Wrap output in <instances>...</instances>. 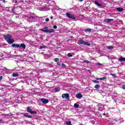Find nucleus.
<instances>
[{"instance_id": "nucleus-25", "label": "nucleus", "mask_w": 125, "mask_h": 125, "mask_svg": "<svg viewBox=\"0 0 125 125\" xmlns=\"http://www.w3.org/2000/svg\"><path fill=\"white\" fill-rule=\"evenodd\" d=\"M95 64L97 65V66H102V64H101L99 62L96 63Z\"/></svg>"}, {"instance_id": "nucleus-8", "label": "nucleus", "mask_w": 125, "mask_h": 125, "mask_svg": "<svg viewBox=\"0 0 125 125\" xmlns=\"http://www.w3.org/2000/svg\"><path fill=\"white\" fill-rule=\"evenodd\" d=\"M40 101L42 103H43V104H47V103H48V100L41 99H40Z\"/></svg>"}, {"instance_id": "nucleus-28", "label": "nucleus", "mask_w": 125, "mask_h": 125, "mask_svg": "<svg viewBox=\"0 0 125 125\" xmlns=\"http://www.w3.org/2000/svg\"><path fill=\"white\" fill-rule=\"evenodd\" d=\"M83 62L84 63H86V64H88V63H89V62H88L87 60H84Z\"/></svg>"}, {"instance_id": "nucleus-27", "label": "nucleus", "mask_w": 125, "mask_h": 125, "mask_svg": "<svg viewBox=\"0 0 125 125\" xmlns=\"http://www.w3.org/2000/svg\"><path fill=\"white\" fill-rule=\"evenodd\" d=\"M93 83H99V82L96 80H93Z\"/></svg>"}, {"instance_id": "nucleus-23", "label": "nucleus", "mask_w": 125, "mask_h": 125, "mask_svg": "<svg viewBox=\"0 0 125 125\" xmlns=\"http://www.w3.org/2000/svg\"><path fill=\"white\" fill-rule=\"evenodd\" d=\"M99 87H100V85L98 84H96L95 86V88H96V89H97L98 88H99Z\"/></svg>"}, {"instance_id": "nucleus-38", "label": "nucleus", "mask_w": 125, "mask_h": 125, "mask_svg": "<svg viewBox=\"0 0 125 125\" xmlns=\"http://www.w3.org/2000/svg\"><path fill=\"white\" fill-rule=\"evenodd\" d=\"M45 10H50V9H45Z\"/></svg>"}, {"instance_id": "nucleus-37", "label": "nucleus", "mask_w": 125, "mask_h": 125, "mask_svg": "<svg viewBox=\"0 0 125 125\" xmlns=\"http://www.w3.org/2000/svg\"><path fill=\"white\" fill-rule=\"evenodd\" d=\"M2 80V76H0V81H1Z\"/></svg>"}, {"instance_id": "nucleus-14", "label": "nucleus", "mask_w": 125, "mask_h": 125, "mask_svg": "<svg viewBox=\"0 0 125 125\" xmlns=\"http://www.w3.org/2000/svg\"><path fill=\"white\" fill-rule=\"evenodd\" d=\"M119 61H122L123 62H125V58H123V57H120L119 59Z\"/></svg>"}, {"instance_id": "nucleus-16", "label": "nucleus", "mask_w": 125, "mask_h": 125, "mask_svg": "<svg viewBox=\"0 0 125 125\" xmlns=\"http://www.w3.org/2000/svg\"><path fill=\"white\" fill-rule=\"evenodd\" d=\"M13 77H19V74L17 73H14L13 74Z\"/></svg>"}, {"instance_id": "nucleus-29", "label": "nucleus", "mask_w": 125, "mask_h": 125, "mask_svg": "<svg viewBox=\"0 0 125 125\" xmlns=\"http://www.w3.org/2000/svg\"><path fill=\"white\" fill-rule=\"evenodd\" d=\"M40 48H46V46H40Z\"/></svg>"}, {"instance_id": "nucleus-2", "label": "nucleus", "mask_w": 125, "mask_h": 125, "mask_svg": "<svg viewBox=\"0 0 125 125\" xmlns=\"http://www.w3.org/2000/svg\"><path fill=\"white\" fill-rule=\"evenodd\" d=\"M12 47H15L16 48H20V47H21L23 49H26V45L24 43H21V45L19 44H15L13 43L12 44Z\"/></svg>"}, {"instance_id": "nucleus-39", "label": "nucleus", "mask_w": 125, "mask_h": 125, "mask_svg": "<svg viewBox=\"0 0 125 125\" xmlns=\"http://www.w3.org/2000/svg\"><path fill=\"white\" fill-rule=\"evenodd\" d=\"M88 71V72H89V73H91V70H89Z\"/></svg>"}, {"instance_id": "nucleus-44", "label": "nucleus", "mask_w": 125, "mask_h": 125, "mask_svg": "<svg viewBox=\"0 0 125 125\" xmlns=\"http://www.w3.org/2000/svg\"><path fill=\"white\" fill-rule=\"evenodd\" d=\"M15 2H16V3L17 2V0H16V1H15Z\"/></svg>"}, {"instance_id": "nucleus-9", "label": "nucleus", "mask_w": 125, "mask_h": 125, "mask_svg": "<svg viewBox=\"0 0 125 125\" xmlns=\"http://www.w3.org/2000/svg\"><path fill=\"white\" fill-rule=\"evenodd\" d=\"M95 4H96V5L99 6L100 7H103V5L99 3V2H98V1H95Z\"/></svg>"}, {"instance_id": "nucleus-31", "label": "nucleus", "mask_w": 125, "mask_h": 125, "mask_svg": "<svg viewBox=\"0 0 125 125\" xmlns=\"http://www.w3.org/2000/svg\"><path fill=\"white\" fill-rule=\"evenodd\" d=\"M45 21H46V22H48V21H49V18H46L45 19Z\"/></svg>"}, {"instance_id": "nucleus-32", "label": "nucleus", "mask_w": 125, "mask_h": 125, "mask_svg": "<svg viewBox=\"0 0 125 125\" xmlns=\"http://www.w3.org/2000/svg\"><path fill=\"white\" fill-rule=\"evenodd\" d=\"M110 75L111 76H112L113 77H115V76H116V74H112V73H111Z\"/></svg>"}, {"instance_id": "nucleus-40", "label": "nucleus", "mask_w": 125, "mask_h": 125, "mask_svg": "<svg viewBox=\"0 0 125 125\" xmlns=\"http://www.w3.org/2000/svg\"><path fill=\"white\" fill-rule=\"evenodd\" d=\"M51 19H53V17H50Z\"/></svg>"}, {"instance_id": "nucleus-1", "label": "nucleus", "mask_w": 125, "mask_h": 125, "mask_svg": "<svg viewBox=\"0 0 125 125\" xmlns=\"http://www.w3.org/2000/svg\"><path fill=\"white\" fill-rule=\"evenodd\" d=\"M4 38L5 41H6L9 44H11V43H13V42H14V40L12 39V37L10 35H5L4 36Z\"/></svg>"}, {"instance_id": "nucleus-12", "label": "nucleus", "mask_w": 125, "mask_h": 125, "mask_svg": "<svg viewBox=\"0 0 125 125\" xmlns=\"http://www.w3.org/2000/svg\"><path fill=\"white\" fill-rule=\"evenodd\" d=\"M116 9L119 11V12H122V11L124 10V9L122 7H118Z\"/></svg>"}, {"instance_id": "nucleus-17", "label": "nucleus", "mask_w": 125, "mask_h": 125, "mask_svg": "<svg viewBox=\"0 0 125 125\" xmlns=\"http://www.w3.org/2000/svg\"><path fill=\"white\" fill-rule=\"evenodd\" d=\"M85 32L86 33H89L90 32H91V29L90 28H87L86 30H85Z\"/></svg>"}, {"instance_id": "nucleus-7", "label": "nucleus", "mask_w": 125, "mask_h": 125, "mask_svg": "<svg viewBox=\"0 0 125 125\" xmlns=\"http://www.w3.org/2000/svg\"><path fill=\"white\" fill-rule=\"evenodd\" d=\"M62 97L63 99H66V100H69L70 98L69 97V94H63L62 95Z\"/></svg>"}, {"instance_id": "nucleus-5", "label": "nucleus", "mask_w": 125, "mask_h": 125, "mask_svg": "<svg viewBox=\"0 0 125 125\" xmlns=\"http://www.w3.org/2000/svg\"><path fill=\"white\" fill-rule=\"evenodd\" d=\"M79 42L80 44H83L84 45H88V46L90 45V43H88V42H86L83 40H80Z\"/></svg>"}, {"instance_id": "nucleus-21", "label": "nucleus", "mask_w": 125, "mask_h": 125, "mask_svg": "<svg viewBox=\"0 0 125 125\" xmlns=\"http://www.w3.org/2000/svg\"><path fill=\"white\" fill-rule=\"evenodd\" d=\"M66 124L67 125H72V123L70 122V121H66Z\"/></svg>"}, {"instance_id": "nucleus-3", "label": "nucleus", "mask_w": 125, "mask_h": 125, "mask_svg": "<svg viewBox=\"0 0 125 125\" xmlns=\"http://www.w3.org/2000/svg\"><path fill=\"white\" fill-rule=\"evenodd\" d=\"M42 32H44V33H54V29H48V27H45L40 29Z\"/></svg>"}, {"instance_id": "nucleus-13", "label": "nucleus", "mask_w": 125, "mask_h": 125, "mask_svg": "<svg viewBox=\"0 0 125 125\" xmlns=\"http://www.w3.org/2000/svg\"><path fill=\"white\" fill-rule=\"evenodd\" d=\"M96 80H97V81H103V80H106V78L105 77H103L102 78H96Z\"/></svg>"}, {"instance_id": "nucleus-26", "label": "nucleus", "mask_w": 125, "mask_h": 125, "mask_svg": "<svg viewBox=\"0 0 125 125\" xmlns=\"http://www.w3.org/2000/svg\"><path fill=\"white\" fill-rule=\"evenodd\" d=\"M119 121H120V124L121 123H124V119L123 118H120Z\"/></svg>"}, {"instance_id": "nucleus-36", "label": "nucleus", "mask_w": 125, "mask_h": 125, "mask_svg": "<svg viewBox=\"0 0 125 125\" xmlns=\"http://www.w3.org/2000/svg\"><path fill=\"white\" fill-rule=\"evenodd\" d=\"M2 120L0 119V124H2Z\"/></svg>"}, {"instance_id": "nucleus-43", "label": "nucleus", "mask_w": 125, "mask_h": 125, "mask_svg": "<svg viewBox=\"0 0 125 125\" xmlns=\"http://www.w3.org/2000/svg\"><path fill=\"white\" fill-rule=\"evenodd\" d=\"M3 2H5V0H3Z\"/></svg>"}, {"instance_id": "nucleus-33", "label": "nucleus", "mask_w": 125, "mask_h": 125, "mask_svg": "<svg viewBox=\"0 0 125 125\" xmlns=\"http://www.w3.org/2000/svg\"><path fill=\"white\" fill-rule=\"evenodd\" d=\"M33 18H34V17H33V16H31L30 17L29 19L31 20V19H33Z\"/></svg>"}, {"instance_id": "nucleus-15", "label": "nucleus", "mask_w": 125, "mask_h": 125, "mask_svg": "<svg viewBox=\"0 0 125 125\" xmlns=\"http://www.w3.org/2000/svg\"><path fill=\"white\" fill-rule=\"evenodd\" d=\"M23 116H24V117H26L27 118H29V119H32V116L28 115V114H24L23 115Z\"/></svg>"}, {"instance_id": "nucleus-10", "label": "nucleus", "mask_w": 125, "mask_h": 125, "mask_svg": "<svg viewBox=\"0 0 125 125\" xmlns=\"http://www.w3.org/2000/svg\"><path fill=\"white\" fill-rule=\"evenodd\" d=\"M111 21H114V19H108L104 20V22L106 23H110Z\"/></svg>"}, {"instance_id": "nucleus-11", "label": "nucleus", "mask_w": 125, "mask_h": 125, "mask_svg": "<svg viewBox=\"0 0 125 125\" xmlns=\"http://www.w3.org/2000/svg\"><path fill=\"white\" fill-rule=\"evenodd\" d=\"M76 97H77V98L81 99L82 97H83V95H82L81 93H78L76 94Z\"/></svg>"}, {"instance_id": "nucleus-30", "label": "nucleus", "mask_w": 125, "mask_h": 125, "mask_svg": "<svg viewBox=\"0 0 125 125\" xmlns=\"http://www.w3.org/2000/svg\"><path fill=\"white\" fill-rule=\"evenodd\" d=\"M57 65H58V66H61V63L59 62H57Z\"/></svg>"}, {"instance_id": "nucleus-45", "label": "nucleus", "mask_w": 125, "mask_h": 125, "mask_svg": "<svg viewBox=\"0 0 125 125\" xmlns=\"http://www.w3.org/2000/svg\"><path fill=\"white\" fill-rule=\"evenodd\" d=\"M62 66H64V63H62Z\"/></svg>"}, {"instance_id": "nucleus-6", "label": "nucleus", "mask_w": 125, "mask_h": 125, "mask_svg": "<svg viewBox=\"0 0 125 125\" xmlns=\"http://www.w3.org/2000/svg\"><path fill=\"white\" fill-rule=\"evenodd\" d=\"M66 15L68 18L73 19V20H76V18H75V16H74L73 15H72L69 13H66Z\"/></svg>"}, {"instance_id": "nucleus-19", "label": "nucleus", "mask_w": 125, "mask_h": 125, "mask_svg": "<svg viewBox=\"0 0 125 125\" xmlns=\"http://www.w3.org/2000/svg\"><path fill=\"white\" fill-rule=\"evenodd\" d=\"M79 106L80 105L78 104H74V106L75 108H79Z\"/></svg>"}, {"instance_id": "nucleus-18", "label": "nucleus", "mask_w": 125, "mask_h": 125, "mask_svg": "<svg viewBox=\"0 0 125 125\" xmlns=\"http://www.w3.org/2000/svg\"><path fill=\"white\" fill-rule=\"evenodd\" d=\"M106 48H107V49H112V48H114V47H113L112 46H107Z\"/></svg>"}, {"instance_id": "nucleus-20", "label": "nucleus", "mask_w": 125, "mask_h": 125, "mask_svg": "<svg viewBox=\"0 0 125 125\" xmlns=\"http://www.w3.org/2000/svg\"><path fill=\"white\" fill-rule=\"evenodd\" d=\"M68 57H73V55L71 53L67 54Z\"/></svg>"}, {"instance_id": "nucleus-41", "label": "nucleus", "mask_w": 125, "mask_h": 125, "mask_svg": "<svg viewBox=\"0 0 125 125\" xmlns=\"http://www.w3.org/2000/svg\"><path fill=\"white\" fill-rule=\"evenodd\" d=\"M103 115H104V116H105V115H106V114L104 113V114H103Z\"/></svg>"}, {"instance_id": "nucleus-35", "label": "nucleus", "mask_w": 125, "mask_h": 125, "mask_svg": "<svg viewBox=\"0 0 125 125\" xmlns=\"http://www.w3.org/2000/svg\"><path fill=\"white\" fill-rule=\"evenodd\" d=\"M123 89H125V85L122 86Z\"/></svg>"}, {"instance_id": "nucleus-24", "label": "nucleus", "mask_w": 125, "mask_h": 125, "mask_svg": "<svg viewBox=\"0 0 125 125\" xmlns=\"http://www.w3.org/2000/svg\"><path fill=\"white\" fill-rule=\"evenodd\" d=\"M60 90V89H59V88H55V91H56V92H58V91H59Z\"/></svg>"}, {"instance_id": "nucleus-42", "label": "nucleus", "mask_w": 125, "mask_h": 125, "mask_svg": "<svg viewBox=\"0 0 125 125\" xmlns=\"http://www.w3.org/2000/svg\"><path fill=\"white\" fill-rule=\"evenodd\" d=\"M80 0V1H83V0Z\"/></svg>"}, {"instance_id": "nucleus-22", "label": "nucleus", "mask_w": 125, "mask_h": 125, "mask_svg": "<svg viewBox=\"0 0 125 125\" xmlns=\"http://www.w3.org/2000/svg\"><path fill=\"white\" fill-rule=\"evenodd\" d=\"M54 61L57 63V62H59V59L56 58L54 59Z\"/></svg>"}, {"instance_id": "nucleus-4", "label": "nucleus", "mask_w": 125, "mask_h": 125, "mask_svg": "<svg viewBox=\"0 0 125 125\" xmlns=\"http://www.w3.org/2000/svg\"><path fill=\"white\" fill-rule=\"evenodd\" d=\"M27 111L28 112V113H30L32 114L36 115L37 114V111H32V108L30 106H28L27 107Z\"/></svg>"}, {"instance_id": "nucleus-34", "label": "nucleus", "mask_w": 125, "mask_h": 125, "mask_svg": "<svg viewBox=\"0 0 125 125\" xmlns=\"http://www.w3.org/2000/svg\"><path fill=\"white\" fill-rule=\"evenodd\" d=\"M53 28H54V29H57V26H56V25H54V26H53Z\"/></svg>"}]
</instances>
